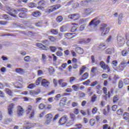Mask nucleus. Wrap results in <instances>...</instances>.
<instances>
[{
  "label": "nucleus",
  "mask_w": 129,
  "mask_h": 129,
  "mask_svg": "<svg viewBox=\"0 0 129 129\" xmlns=\"http://www.w3.org/2000/svg\"><path fill=\"white\" fill-rule=\"evenodd\" d=\"M103 91L104 94H105L103 97L105 100H107L108 99H110L111 96L114 95V89L112 88H111V89H110V91H108V94H107V89L106 87L103 88Z\"/></svg>",
  "instance_id": "nucleus-3"
},
{
  "label": "nucleus",
  "mask_w": 129,
  "mask_h": 129,
  "mask_svg": "<svg viewBox=\"0 0 129 129\" xmlns=\"http://www.w3.org/2000/svg\"><path fill=\"white\" fill-rule=\"evenodd\" d=\"M98 19V17L94 18L92 20H91V22L89 23V26H93L94 27L98 26L100 23V21L97 20Z\"/></svg>",
  "instance_id": "nucleus-11"
},
{
  "label": "nucleus",
  "mask_w": 129,
  "mask_h": 129,
  "mask_svg": "<svg viewBox=\"0 0 129 129\" xmlns=\"http://www.w3.org/2000/svg\"><path fill=\"white\" fill-rule=\"evenodd\" d=\"M41 85L44 87H48L49 85V82H48V81L47 80H42Z\"/></svg>",
  "instance_id": "nucleus-23"
},
{
  "label": "nucleus",
  "mask_w": 129,
  "mask_h": 129,
  "mask_svg": "<svg viewBox=\"0 0 129 129\" xmlns=\"http://www.w3.org/2000/svg\"><path fill=\"white\" fill-rule=\"evenodd\" d=\"M68 30V27L66 25H63L60 27V31L61 32H64Z\"/></svg>",
  "instance_id": "nucleus-39"
},
{
  "label": "nucleus",
  "mask_w": 129,
  "mask_h": 129,
  "mask_svg": "<svg viewBox=\"0 0 129 129\" xmlns=\"http://www.w3.org/2000/svg\"><path fill=\"white\" fill-rule=\"evenodd\" d=\"M123 14L122 13H120L119 15V18L118 19V24L121 25L122 23V19L123 18Z\"/></svg>",
  "instance_id": "nucleus-31"
},
{
  "label": "nucleus",
  "mask_w": 129,
  "mask_h": 129,
  "mask_svg": "<svg viewBox=\"0 0 129 129\" xmlns=\"http://www.w3.org/2000/svg\"><path fill=\"white\" fill-rule=\"evenodd\" d=\"M28 6L31 9L36 8V3H28Z\"/></svg>",
  "instance_id": "nucleus-43"
},
{
  "label": "nucleus",
  "mask_w": 129,
  "mask_h": 129,
  "mask_svg": "<svg viewBox=\"0 0 129 129\" xmlns=\"http://www.w3.org/2000/svg\"><path fill=\"white\" fill-rule=\"evenodd\" d=\"M15 71L17 73L20 74V75H23L25 73L24 70L21 68H17L15 69Z\"/></svg>",
  "instance_id": "nucleus-29"
},
{
  "label": "nucleus",
  "mask_w": 129,
  "mask_h": 129,
  "mask_svg": "<svg viewBox=\"0 0 129 129\" xmlns=\"http://www.w3.org/2000/svg\"><path fill=\"white\" fill-rule=\"evenodd\" d=\"M17 12H20V13L18 14V16L21 19H27L28 18V10L25 8H22L17 9Z\"/></svg>",
  "instance_id": "nucleus-2"
},
{
  "label": "nucleus",
  "mask_w": 129,
  "mask_h": 129,
  "mask_svg": "<svg viewBox=\"0 0 129 129\" xmlns=\"http://www.w3.org/2000/svg\"><path fill=\"white\" fill-rule=\"evenodd\" d=\"M85 29V25H82L78 30V34L82 32Z\"/></svg>",
  "instance_id": "nucleus-40"
},
{
  "label": "nucleus",
  "mask_w": 129,
  "mask_h": 129,
  "mask_svg": "<svg viewBox=\"0 0 129 129\" xmlns=\"http://www.w3.org/2000/svg\"><path fill=\"white\" fill-rule=\"evenodd\" d=\"M129 53V47L127 48V50L126 49H123L121 51V55L123 57L127 56Z\"/></svg>",
  "instance_id": "nucleus-28"
},
{
  "label": "nucleus",
  "mask_w": 129,
  "mask_h": 129,
  "mask_svg": "<svg viewBox=\"0 0 129 129\" xmlns=\"http://www.w3.org/2000/svg\"><path fill=\"white\" fill-rule=\"evenodd\" d=\"M70 115H71V119H72V121H75V120H76V119L75 114L74 113H72L70 114Z\"/></svg>",
  "instance_id": "nucleus-57"
},
{
  "label": "nucleus",
  "mask_w": 129,
  "mask_h": 129,
  "mask_svg": "<svg viewBox=\"0 0 129 129\" xmlns=\"http://www.w3.org/2000/svg\"><path fill=\"white\" fill-rule=\"evenodd\" d=\"M117 45L119 47H123L124 44H125V39L124 37L120 35H118L117 37Z\"/></svg>",
  "instance_id": "nucleus-8"
},
{
  "label": "nucleus",
  "mask_w": 129,
  "mask_h": 129,
  "mask_svg": "<svg viewBox=\"0 0 129 129\" xmlns=\"http://www.w3.org/2000/svg\"><path fill=\"white\" fill-rule=\"evenodd\" d=\"M48 71H49L50 75H52L54 74V73L55 72V70L52 67H50L48 69Z\"/></svg>",
  "instance_id": "nucleus-48"
},
{
  "label": "nucleus",
  "mask_w": 129,
  "mask_h": 129,
  "mask_svg": "<svg viewBox=\"0 0 129 129\" xmlns=\"http://www.w3.org/2000/svg\"><path fill=\"white\" fill-rule=\"evenodd\" d=\"M77 35H78V34H75V33H68L64 34V37L68 39H71Z\"/></svg>",
  "instance_id": "nucleus-16"
},
{
  "label": "nucleus",
  "mask_w": 129,
  "mask_h": 129,
  "mask_svg": "<svg viewBox=\"0 0 129 129\" xmlns=\"http://www.w3.org/2000/svg\"><path fill=\"white\" fill-rule=\"evenodd\" d=\"M68 18L72 21H77L80 19V17L78 14H70Z\"/></svg>",
  "instance_id": "nucleus-14"
},
{
  "label": "nucleus",
  "mask_w": 129,
  "mask_h": 129,
  "mask_svg": "<svg viewBox=\"0 0 129 129\" xmlns=\"http://www.w3.org/2000/svg\"><path fill=\"white\" fill-rule=\"evenodd\" d=\"M78 29L79 26L78 24H74V26H72L71 29V31L72 32H77V34H78Z\"/></svg>",
  "instance_id": "nucleus-19"
},
{
  "label": "nucleus",
  "mask_w": 129,
  "mask_h": 129,
  "mask_svg": "<svg viewBox=\"0 0 129 129\" xmlns=\"http://www.w3.org/2000/svg\"><path fill=\"white\" fill-rule=\"evenodd\" d=\"M35 87V84L32 83L28 85V86L27 87V88L28 89H33Z\"/></svg>",
  "instance_id": "nucleus-55"
},
{
  "label": "nucleus",
  "mask_w": 129,
  "mask_h": 129,
  "mask_svg": "<svg viewBox=\"0 0 129 129\" xmlns=\"http://www.w3.org/2000/svg\"><path fill=\"white\" fill-rule=\"evenodd\" d=\"M129 119V113L124 112L123 114V119L125 120H128Z\"/></svg>",
  "instance_id": "nucleus-42"
},
{
  "label": "nucleus",
  "mask_w": 129,
  "mask_h": 129,
  "mask_svg": "<svg viewBox=\"0 0 129 129\" xmlns=\"http://www.w3.org/2000/svg\"><path fill=\"white\" fill-rule=\"evenodd\" d=\"M119 97L118 95H115L113 97V103H115L118 102Z\"/></svg>",
  "instance_id": "nucleus-41"
},
{
  "label": "nucleus",
  "mask_w": 129,
  "mask_h": 129,
  "mask_svg": "<svg viewBox=\"0 0 129 129\" xmlns=\"http://www.w3.org/2000/svg\"><path fill=\"white\" fill-rule=\"evenodd\" d=\"M72 88L73 89L74 91L77 92L79 91L80 89V84H77L74 85L72 86Z\"/></svg>",
  "instance_id": "nucleus-30"
},
{
  "label": "nucleus",
  "mask_w": 129,
  "mask_h": 129,
  "mask_svg": "<svg viewBox=\"0 0 129 129\" xmlns=\"http://www.w3.org/2000/svg\"><path fill=\"white\" fill-rule=\"evenodd\" d=\"M26 115L29 116L30 119H32L34 117L35 115V111L33 109V107L31 105H29L25 111Z\"/></svg>",
  "instance_id": "nucleus-4"
},
{
  "label": "nucleus",
  "mask_w": 129,
  "mask_h": 129,
  "mask_svg": "<svg viewBox=\"0 0 129 129\" xmlns=\"http://www.w3.org/2000/svg\"><path fill=\"white\" fill-rule=\"evenodd\" d=\"M86 70V67L83 66H82L81 69L80 70L79 75H82V74L85 72Z\"/></svg>",
  "instance_id": "nucleus-36"
},
{
  "label": "nucleus",
  "mask_w": 129,
  "mask_h": 129,
  "mask_svg": "<svg viewBox=\"0 0 129 129\" xmlns=\"http://www.w3.org/2000/svg\"><path fill=\"white\" fill-rule=\"evenodd\" d=\"M40 93V92H36L35 91L30 90L29 94L31 96H36L38 95Z\"/></svg>",
  "instance_id": "nucleus-33"
},
{
  "label": "nucleus",
  "mask_w": 129,
  "mask_h": 129,
  "mask_svg": "<svg viewBox=\"0 0 129 129\" xmlns=\"http://www.w3.org/2000/svg\"><path fill=\"white\" fill-rule=\"evenodd\" d=\"M123 82L122 80H120L119 81V84L118 85V88H119V89H121L123 87Z\"/></svg>",
  "instance_id": "nucleus-46"
},
{
  "label": "nucleus",
  "mask_w": 129,
  "mask_h": 129,
  "mask_svg": "<svg viewBox=\"0 0 129 129\" xmlns=\"http://www.w3.org/2000/svg\"><path fill=\"white\" fill-rule=\"evenodd\" d=\"M126 67V63L125 62V61H121L119 66L116 69V71L118 72H120L121 71H123L124 69Z\"/></svg>",
  "instance_id": "nucleus-10"
},
{
  "label": "nucleus",
  "mask_w": 129,
  "mask_h": 129,
  "mask_svg": "<svg viewBox=\"0 0 129 129\" xmlns=\"http://www.w3.org/2000/svg\"><path fill=\"white\" fill-rule=\"evenodd\" d=\"M49 49L52 52H55L57 50V48L55 46H50L49 47Z\"/></svg>",
  "instance_id": "nucleus-56"
},
{
  "label": "nucleus",
  "mask_w": 129,
  "mask_h": 129,
  "mask_svg": "<svg viewBox=\"0 0 129 129\" xmlns=\"http://www.w3.org/2000/svg\"><path fill=\"white\" fill-rule=\"evenodd\" d=\"M98 84H99V82L97 81H94L93 82H92L91 84V85H90V86L94 87L96 85H98Z\"/></svg>",
  "instance_id": "nucleus-58"
},
{
  "label": "nucleus",
  "mask_w": 129,
  "mask_h": 129,
  "mask_svg": "<svg viewBox=\"0 0 129 129\" xmlns=\"http://www.w3.org/2000/svg\"><path fill=\"white\" fill-rule=\"evenodd\" d=\"M114 53V48H109L105 50V54L110 55Z\"/></svg>",
  "instance_id": "nucleus-20"
},
{
  "label": "nucleus",
  "mask_w": 129,
  "mask_h": 129,
  "mask_svg": "<svg viewBox=\"0 0 129 129\" xmlns=\"http://www.w3.org/2000/svg\"><path fill=\"white\" fill-rule=\"evenodd\" d=\"M41 14L39 11H36L32 13V16L35 18L39 17Z\"/></svg>",
  "instance_id": "nucleus-25"
},
{
  "label": "nucleus",
  "mask_w": 129,
  "mask_h": 129,
  "mask_svg": "<svg viewBox=\"0 0 129 129\" xmlns=\"http://www.w3.org/2000/svg\"><path fill=\"white\" fill-rule=\"evenodd\" d=\"M15 106V104L12 103L10 104L9 105L8 107V114L10 116H12L14 114V111H13V109H14Z\"/></svg>",
  "instance_id": "nucleus-12"
},
{
  "label": "nucleus",
  "mask_w": 129,
  "mask_h": 129,
  "mask_svg": "<svg viewBox=\"0 0 129 129\" xmlns=\"http://www.w3.org/2000/svg\"><path fill=\"white\" fill-rule=\"evenodd\" d=\"M24 61H26V62H30L31 61V57L30 56H26L24 58Z\"/></svg>",
  "instance_id": "nucleus-54"
},
{
  "label": "nucleus",
  "mask_w": 129,
  "mask_h": 129,
  "mask_svg": "<svg viewBox=\"0 0 129 129\" xmlns=\"http://www.w3.org/2000/svg\"><path fill=\"white\" fill-rule=\"evenodd\" d=\"M67 101V98L63 97L60 101L59 105L60 106H64L66 105V102Z\"/></svg>",
  "instance_id": "nucleus-21"
},
{
  "label": "nucleus",
  "mask_w": 129,
  "mask_h": 129,
  "mask_svg": "<svg viewBox=\"0 0 129 129\" xmlns=\"http://www.w3.org/2000/svg\"><path fill=\"white\" fill-rule=\"evenodd\" d=\"M95 9L94 8H86L83 10V15L87 17L91 15L92 13H94Z\"/></svg>",
  "instance_id": "nucleus-6"
},
{
  "label": "nucleus",
  "mask_w": 129,
  "mask_h": 129,
  "mask_svg": "<svg viewBox=\"0 0 129 129\" xmlns=\"http://www.w3.org/2000/svg\"><path fill=\"white\" fill-rule=\"evenodd\" d=\"M46 2L44 0H41L38 3V5L40 6H44L45 5Z\"/></svg>",
  "instance_id": "nucleus-45"
},
{
  "label": "nucleus",
  "mask_w": 129,
  "mask_h": 129,
  "mask_svg": "<svg viewBox=\"0 0 129 129\" xmlns=\"http://www.w3.org/2000/svg\"><path fill=\"white\" fill-rule=\"evenodd\" d=\"M63 82H64V80L63 79H60L58 81L59 84L61 86V88H65L68 86V83H64Z\"/></svg>",
  "instance_id": "nucleus-22"
},
{
  "label": "nucleus",
  "mask_w": 129,
  "mask_h": 129,
  "mask_svg": "<svg viewBox=\"0 0 129 129\" xmlns=\"http://www.w3.org/2000/svg\"><path fill=\"white\" fill-rule=\"evenodd\" d=\"M76 51L78 54H84V52L83 48L80 47H76Z\"/></svg>",
  "instance_id": "nucleus-26"
},
{
  "label": "nucleus",
  "mask_w": 129,
  "mask_h": 129,
  "mask_svg": "<svg viewBox=\"0 0 129 129\" xmlns=\"http://www.w3.org/2000/svg\"><path fill=\"white\" fill-rule=\"evenodd\" d=\"M6 10L8 11V14L14 18H16V16L18 14V9L16 10L15 9L11 8L10 7H6Z\"/></svg>",
  "instance_id": "nucleus-5"
},
{
  "label": "nucleus",
  "mask_w": 129,
  "mask_h": 129,
  "mask_svg": "<svg viewBox=\"0 0 129 129\" xmlns=\"http://www.w3.org/2000/svg\"><path fill=\"white\" fill-rule=\"evenodd\" d=\"M24 114V109L20 106H17V114L19 116H23Z\"/></svg>",
  "instance_id": "nucleus-17"
},
{
  "label": "nucleus",
  "mask_w": 129,
  "mask_h": 129,
  "mask_svg": "<svg viewBox=\"0 0 129 129\" xmlns=\"http://www.w3.org/2000/svg\"><path fill=\"white\" fill-rule=\"evenodd\" d=\"M91 39H81L79 41H78V44L80 45H84L86 44H88L91 42Z\"/></svg>",
  "instance_id": "nucleus-15"
},
{
  "label": "nucleus",
  "mask_w": 129,
  "mask_h": 129,
  "mask_svg": "<svg viewBox=\"0 0 129 129\" xmlns=\"http://www.w3.org/2000/svg\"><path fill=\"white\" fill-rule=\"evenodd\" d=\"M33 127L32 123L26 122L23 126V129H30Z\"/></svg>",
  "instance_id": "nucleus-24"
},
{
  "label": "nucleus",
  "mask_w": 129,
  "mask_h": 129,
  "mask_svg": "<svg viewBox=\"0 0 129 129\" xmlns=\"http://www.w3.org/2000/svg\"><path fill=\"white\" fill-rule=\"evenodd\" d=\"M50 32H51L54 35H56L58 34V30L55 29H51V30H50Z\"/></svg>",
  "instance_id": "nucleus-47"
},
{
  "label": "nucleus",
  "mask_w": 129,
  "mask_h": 129,
  "mask_svg": "<svg viewBox=\"0 0 129 129\" xmlns=\"http://www.w3.org/2000/svg\"><path fill=\"white\" fill-rule=\"evenodd\" d=\"M41 80H42V78H41V77L38 78L37 80L36 81V85H39L40 81Z\"/></svg>",
  "instance_id": "nucleus-63"
},
{
  "label": "nucleus",
  "mask_w": 129,
  "mask_h": 129,
  "mask_svg": "<svg viewBox=\"0 0 129 129\" xmlns=\"http://www.w3.org/2000/svg\"><path fill=\"white\" fill-rule=\"evenodd\" d=\"M75 126L77 127L76 128L77 129H82L83 127V125L81 123H80L79 124H77L75 125Z\"/></svg>",
  "instance_id": "nucleus-62"
},
{
  "label": "nucleus",
  "mask_w": 129,
  "mask_h": 129,
  "mask_svg": "<svg viewBox=\"0 0 129 129\" xmlns=\"http://www.w3.org/2000/svg\"><path fill=\"white\" fill-rule=\"evenodd\" d=\"M5 91L6 93H7L9 96H13V92L11 90L6 89Z\"/></svg>",
  "instance_id": "nucleus-52"
},
{
  "label": "nucleus",
  "mask_w": 129,
  "mask_h": 129,
  "mask_svg": "<svg viewBox=\"0 0 129 129\" xmlns=\"http://www.w3.org/2000/svg\"><path fill=\"white\" fill-rule=\"evenodd\" d=\"M91 83V81L90 80H87V81H85L84 82H83V85H90V84Z\"/></svg>",
  "instance_id": "nucleus-60"
},
{
  "label": "nucleus",
  "mask_w": 129,
  "mask_h": 129,
  "mask_svg": "<svg viewBox=\"0 0 129 129\" xmlns=\"http://www.w3.org/2000/svg\"><path fill=\"white\" fill-rule=\"evenodd\" d=\"M46 116H47V119L49 120H52V118L53 117V116L51 114H48L47 115H46Z\"/></svg>",
  "instance_id": "nucleus-59"
},
{
  "label": "nucleus",
  "mask_w": 129,
  "mask_h": 129,
  "mask_svg": "<svg viewBox=\"0 0 129 129\" xmlns=\"http://www.w3.org/2000/svg\"><path fill=\"white\" fill-rule=\"evenodd\" d=\"M68 120V117L67 115H63L62 117H61L58 121V123L60 125H63L65 124L67 122Z\"/></svg>",
  "instance_id": "nucleus-13"
},
{
  "label": "nucleus",
  "mask_w": 129,
  "mask_h": 129,
  "mask_svg": "<svg viewBox=\"0 0 129 129\" xmlns=\"http://www.w3.org/2000/svg\"><path fill=\"white\" fill-rule=\"evenodd\" d=\"M82 81H84L89 77V73H85L83 76H82Z\"/></svg>",
  "instance_id": "nucleus-32"
},
{
  "label": "nucleus",
  "mask_w": 129,
  "mask_h": 129,
  "mask_svg": "<svg viewBox=\"0 0 129 129\" xmlns=\"http://www.w3.org/2000/svg\"><path fill=\"white\" fill-rule=\"evenodd\" d=\"M25 34L28 36H32L35 35L36 34V33L33 32L32 31H26V32H25Z\"/></svg>",
  "instance_id": "nucleus-37"
},
{
  "label": "nucleus",
  "mask_w": 129,
  "mask_h": 129,
  "mask_svg": "<svg viewBox=\"0 0 129 129\" xmlns=\"http://www.w3.org/2000/svg\"><path fill=\"white\" fill-rule=\"evenodd\" d=\"M97 71V68L95 67H92L91 72L92 73V74L94 75V76H96L97 75V74H96V72Z\"/></svg>",
  "instance_id": "nucleus-38"
},
{
  "label": "nucleus",
  "mask_w": 129,
  "mask_h": 129,
  "mask_svg": "<svg viewBox=\"0 0 129 129\" xmlns=\"http://www.w3.org/2000/svg\"><path fill=\"white\" fill-rule=\"evenodd\" d=\"M110 31V28L107 27V24H101L99 28V32H101L102 37L107 35Z\"/></svg>",
  "instance_id": "nucleus-1"
},
{
  "label": "nucleus",
  "mask_w": 129,
  "mask_h": 129,
  "mask_svg": "<svg viewBox=\"0 0 129 129\" xmlns=\"http://www.w3.org/2000/svg\"><path fill=\"white\" fill-rule=\"evenodd\" d=\"M36 45L38 47H39L40 49H41L42 50H46V46L44 45L42 43H36Z\"/></svg>",
  "instance_id": "nucleus-27"
},
{
  "label": "nucleus",
  "mask_w": 129,
  "mask_h": 129,
  "mask_svg": "<svg viewBox=\"0 0 129 129\" xmlns=\"http://www.w3.org/2000/svg\"><path fill=\"white\" fill-rule=\"evenodd\" d=\"M61 5L58 4L53 5L52 6L48 7L47 9L45 10V13H50L52 12H54L56 10L61 8Z\"/></svg>",
  "instance_id": "nucleus-7"
},
{
  "label": "nucleus",
  "mask_w": 129,
  "mask_h": 129,
  "mask_svg": "<svg viewBox=\"0 0 129 129\" xmlns=\"http://www.w3.org/2000/svg\"><path fill=\"white\" fill-rule=\"evenodd\" d=\"M103 129H111V128L110 126L108 127V124H104V125H103Z\"/></svg>",
  "instance_id": "nucleus-64"
},
{
  "label": "nucleus",
  "mask_w": 129,
  "mask_h": 129,
  "mask_svg": "<svg viewBox=\"0 0 129 129\" xmlns=\"http://www.w3.org/2000/svg\"><path fill=\"white\" fill-rule=\"evenodd\" d=\"M96 124V120L94 118H91V120H90V124H91V126H94Z\"/></svg>",
  "instance_id": "nucleus-50"
},
{
  "label": "nucleus",
  "mask_w": 129,
  "mask_h": 129,
  "mask_svg": "<svg viewBox=\"0 0 129 129\" xmlns=\"http://www.w3.org/2000/svg\"><path fill=\"white\" fill-rule=\"evenodd\" d=\"M55 21L57 23H61L63 21V17L62 16H59L56 17Z\"/></svg>",
  "instance_id": "nucleus-34"
},
{
  "label": "nucleus",
  "mask_w": 129,
  "mask_h": 129,
  "mask_svg": "<svg viewBox=\"0 0 129 129\" xmlns=\"http://www.w3.org/2000/svg\"><path fill=\"white\" fill-rule=\"evenodd\" d=\"M106 48H107V47L105 43H101L99 44V46H98V49L101 51H103L105 50Z\"/></svg>",
  "instance_id": "nucleus-18"
},
{
  "label": "nucleus",
  "mask_w": 129,
  "mask_h": 129,
  "mask_svg": "<svg viewBox=\"0 0 129 129\" xmlns=\"http://www.w3.org/2000/svg\"><path fill=\"white\" fill-rule=\"evenodd\" d=\"M96 99H97V95L96 94H94L93 95V96L92 97L91 102H95L96 101Z\"/></svg>",
  "instance_id": "nucleus-51"
},
{
  "label": "nucleus",
  "mask_w": 129,
  "mask_h": 129,
  "mask_svg": "<svg viewBox=\"0 0 129 129\" xmlns=\"http://www.w3.org/2000/svg\"><path fill=\"white\" fill-rule=\"evenodd\" d=\"M123 83L125 85H129V79L128 78H125L123 80Z\"/></svg>",
  "instance_id": "nucleus-61"
},
{
  "label": "nucleus",
  "mask_w": 129,
  "mask_h": 129,
  "mask_svg": "<svg viewBox=\"0 0 129 129\" xmlns=\"http://www.w3.org/2000/svg\"><path fill=\"white\" fill-rule=\"evenodd\" d=\"M100 66L101 67V68L103 69L104 71H107V73L110 72V69L109 66L107 65L105 62H104L103 61H101L100 62Z\"/></svg>",
  "instance_id": "nucleus-9"
},
{
  "label": "nucleus",
  "mask_w": 129,
  "mask_h": 129,
  "mask_svg": "<svg viewBox=\"0 0 129 129\" xmlns=\"http://www.w3.org/2000/svg\"><path fill=\"white\" fill-rule=\"evenodd\" d=\"M116 113L118 115H122L123 113V110L122 109H119L117 110Z\"/></svg>",
  "instance_id": "nucleus-49"
},
{
  "label": "nucleus",
  "mask_w": 129,
  "mask_h": 129,
  "mask_svg": "<svg viewBox=\"0 0 129 129\" xmlns=\"http://www.w3.org/2000/svg\"><path fill=\"white\" fill-rule=\"evenodd\" d=\"M88 3H89L88 1H82L81 3V5L82 6L86 7L88 6Z\"/></svg>",
  "instance_id": "nucleus-44"
},
{
  "label": "nucleus",
  "mask_w": 129,
  "mask_h": 129,
  "mask_svg": "<svg viewBox=\"0 0 129 129\" xmlns=\"http://www.w3.org/2000/svg\"><path fill=\"white\" fill-rule=\"evenodd\" d=\"M48 39L51 42H55L56 41V38L53 36H48Z\"/></svg>",
  "instance_id": "nucleus-35"
},
{
  "label": "nucleus",
  "mask_w": 129,
  "mask_h": 129,
  "mask_svg": "<svg viewBox=\"0 0 129 129\" xmlns=\"http://www.w3.org/2000/svg\"><path fill=\"white\" fill-rule=\"evenodd\" d=\"M45 107L46 105L43 103H40L39 105H38V109L40 110L44 109V108H45Z\"/></svg>",
  "instance_id": "nucleus-53"
}]
</instances>
